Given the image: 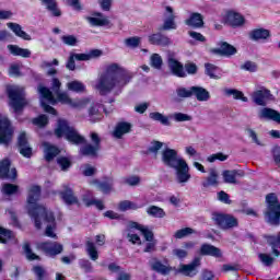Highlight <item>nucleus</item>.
<instances>
[{
	"mask_svg": "<svg viewBox=\"0 0 280 280\" xmlns=\"http://www.w3.org/2000/svg\"><path fill=\"white\" fill-rule=\"evenodd\" d=\"M135 78L132 72L126 70L119 63H109L104 71L98 73L94 89L100 95H108L115 89H124Z\"/></svg>",
	"mask_w": 280,
	"mask_h": 280,
	"instance_id": "obj_1",
	"label": "nucleus"
},
{
	"mask_svg": "<svg viewBox=\"0 0 280 280\" xmlns=\"http://www.w3.org/2000/svg\"><path fill=\"white\" fill-rule=\"evenodd\" d=\"M38 93L40 95V104L42 107L44 108L45 113H50V115H58L56 109L47 103L51 104L52 106H56L58 102L60 104H66L68 106H71V108H85L86 104H89L88 98H81V100H71L69 94L67 92H57L54 97V93L49 91L48 88L39 85L38 86ZM47 102V103H46Z\"/></svg>",
	"mask_w": 280,
	"mask_h": 280,
	"instance_id": "obj_2",
	"label": "nucleus"
},
{
	"mask_svg": "<svg viewBox=\"0 0 280 280\" xmlns=\"http://www.w3.org/2000/svg\"><path fill=\"white\" fill-rule=\"evenodd\" d=\"M162 162L167 167L175 170V180L179 185H187L191 180V174L189 173V164L185 159L178 155V151L166 148L162 151Z\"/></svg>",
	"mask_w": 280,
	"mask_h": 280,
	"instance_id": "obj_3",
	"label": "nucleus"
},
{
	"mask_svg": "<svg viewBox=\"0 0 280 280\" xmlns=\"http://www.w3.org/2000/svg\"><path fill=\"white\" fill-rule=\"evenodd\" d=\"M55 135L59 139L60 137H66L67 141L73 143L74 145H82L86 143V138L81 136L73 127H70L69 122H67L65 119L58 120Z\"/></svg>",
	"mask_w": 280,
	"mask_h": 280,
	"instance_id": "obj_4",
	"label": "nucleus"
},
{
	"mask_svg": "<svg viewBox=\"0 0 280 280\" xmlns=\"http://www.w3.org/2000/svg\"><path fill=\"white\" fill-rule=\"evenodd\" d=\"M40 200V186H32L28 189L27 197V209L31 218L34 219L36 229H40V220L38 215H40V209H45L44 206H38L36 202Z\"/></svg>",
	"mask_w": 280,
	"mask_h": 280,
	"instance_id": "obj_5",
	"label": "nucleus"
},
{
	"mask_svg": "<svg viewBox=\"0 0 280 280\" xmlns=\"http://www.w3.org/2000/svg\"><path fill=\"white\" fill-rule=\"evenodd\" d=\"M267 211L265 212V218L268 224L273 226H279L280 224V202L279 198L275 192L268 194L266 196Z\"/></svg>",
	"mask_w": 280,
	"mask_h": 280,
	"instance_id": "obj_6",
	"label": "nucleus"
},
{
	"mask_svg": "<svg viewBox=\"0 0 280 280\" xmlns=\"http://www.w3.org/2000/svg\"><path fill=\"white\" fill-rule=\"evenodd\" d=\"M7 93L9 96V106L14 113L19 114L26 106L27 101L25 100V94L23 93V88L19 85H7Z\"/></svg>",
	"mask_w": 280,
	"mask_h": 280,
	"instance_id": "obj_7",
	"label": "nucleus"
},
{
	"mask_svg": "<svg viewBox=\"0 0 280 280\" xmlns=\"http://www.w3.org/2000/svg\"><path fill=\"white\" fill-rule=\"evenodd\" d=\"M38 220L40 226H43V222L46 224L45 236L57 240L58 235H56V218L54 217V212L47 210V208H39Z\"/></svg>",
	"mask_w": 280,
	"mask_h": 280,
	"instance_id": "obj_8",
	"label": "nucleus"
},
{
	"mask_svg": "<svg viewBox=\"0 0 280 280\" xmlns=\"http://www.w3.org/2000/svg\"><path fill=\"white\" fill-rule=\"evenodd\" d=\"M212 220L214 221V224H217V226L223 231H229V229H235V226H237V219L231 214L214 212L212 213Z\"/></svg>",
	"mask_w": 280,
	"mask_h": 280,
	"instance_id": "obj_9",
	"label": "nucleus"
},
{
	"mask_svg": "<svg viewBox=\"0 0 280 280\" xmlns=\"http://www.w3.org/2000/svg\"><path fill=\"white\" fill-rule=\"evenodd\" d=\"M200 266V257L195 258L188 265H179L175 269L176 275H183L184 277H196L198 275V268Z\"/></svg>",
	"mask_w": 280,
	"mask_h": 280,
	"instance_id": "obj_10",
	"label": "nucleus"
},
{
	"mask_svg": "<svg viewBox=\"0 0 280 280\" xmlns=\"http://www.w3.org/2000/svg\"><path fill=\"white\" fill-rule=\"evenodd\" d=\"M37 248L45 252L49 257H56V255H60L63 250L62 244L58 242L38 243Z\"/></svg>",
	"mask_w": 280,
	"mask_h": 280,
	"instance_id": "obj_11",
	"label": "nucleus"
},
{
	"mask_svg": "<svg viewBox=\"0 0 280 280\" xmlns=\"http://www.w3.org/2000/svg\"><path fill=\"white\" fill-rule=\"evenodd\" d=\"M85 21L92 27H106L110 25V20L102 12H93L90 16H85Z\"/></svg>",
	"mask_w": 280,
	"mask_h": 280,
	"instance_id": "obj_12",
	"label": "nucleus"
},
{
	"mask_svg": "<svg viewBox=\"0 0 280 280\" xmlns=\"http://www.w3.org/2000/svg\"><path fill=\"white\" fill-rule=\"evenodd\" d=\"M250 97L257 106H266L267 101L272 97V94L270 93V90L260 88L259 90L254 91Z\"/></svg>",
	"mask_w": 280,
	"mask_h": 280,
	"instance_id": "obj_13",
	"label": "nucleus"
},
{
	"mask_svg": "<svg viewBox=\"0 0 280 280\" xmlns=\"http://www.w3.org/2000/svg\"><path fill=\"white\" fill-rule=\"evenodd\" d=\"M167 65L173 75H176L177 78H186L187 73L185 72V67L174 57V55H168Z\"/></svg>",
	"mask_w": 280,
	"mask_h": 280,
	"instance_id": "obj_14",
	"label": "nucleus"
},
{
	"mask_svg": "<svg viewBox=\"0 0 280 280\" xmlns=\"http://www.w3.org/2000/svg\"><path fill=\"white\" fill-rule=\"evenodd\" d=\"M18 145L19 152L22 156H25V159H30L32 156V147H30V142H27V133L25 131H22L18 137Z\"/></svg>",
	"mask_w": 280,
	"mask_h": 280,
	"instance_id": "obj_15",
	"label": "nucleus"
},
{
	"mask_svg": "<svg viewBox=\"0 0 280 280\" xmlns=\"http://www.w3.org/2000/svg\"><path fill=\"white\" fill-rule=\"evenodd\" d=\"M225 23L230 25L231 27H243V25L246 23V19H244V15L240 14L235 11H229L225 15Z\"/></svg>",
	"mask_w": 280,
	"mask_h": 280,
	"instance_id": "obj_16",
	"label": "nucleus"
},
{
	"mask_svg": "<svg viewBox=\"0 0 280 280\" xmlns=\"http://www.w3.org/2000/svg\"><path fill=\"white\" fill-rule=\"evenodd\" d=\"M16 176V168H10V160H2L0 162V178H8L9 180H14Z\"/></svg>",
	"mask_w": 280,
	"mask_h": 280,
	"instance_id": "obj_17",
	"label": "nucleus"
},
{
	"mask_svg": "<svg viewBox=\"0 0 280 280\" xmlns=\"http://www.w3.org/2000/svg\"><path fill=\"white\" fill-rule=\"evenodd\" d=\"M149 266L151 270H153L154 272H158L159 275H163L164 277L170 275V272L174 270V268H172L171 266L164 265L158 258H151L149 260Z\"/></svg>",
	"mask_w": 280,
	"mask_h": 280,
	"instance_id": "obj_18",
	"label": "nucleus"
},
{
	"mask_svg": "<svg viewBox=\"0 0 280 280\" xmlns=\"http://www.w3.org/2000/svg\"><path fill=\"white\" fill-rule=\"evenodd\" d=\"M223 180L228 185H237V178H244V172L237 170H225L222 172Z\"/></svg>",
	"mask_w": 280,
	"mask_h": 280,
	"instance_id": "obj_19",
	"label": "nucleus"
},
{
	"mask_svg": "<svg viewBox=\"0 0 280 280\" xmlns=\"http://www.w3.org/2000/svg\"><path fill=\"white\" fill-rule=\"evenodd\" d=\"M185 25L188 27H194L195 30H200L205 27V16L198 12L190 13L189 18L184 21Z\"/></svg>",
	"mask_w": 280,
	"mask_h": 280,
	"instance_id": "obj_20",
	"label": "nucleus"
},
{
	"mask_svg": "<svg viewBox=\"0 0 280 280\" xmlns=\"http://www.w3.org/2000/svg\"><path fill=\"white\" fill-rule=\"evenodd\" d=\"M42 5L49 12L50 15L60 19L62 16V10L58 5L57 0H39Z\"/></svg>",
	"mask_w": 280,
	"mask_h": 280,
	"instance_id": "obj_21",
	"label": "nucleus"
},
{
	"mask_svg": "<svg viewBox=\"0 0 280 280\" xmlns=\"http://www.w3.org/2000/svg\"><path fill=\"white\" fill-rule=\"evenodd\" d=\"M132 130V124L128 121H119L116 124L114 131H113V137L115 139H122L124 135L130 133Z\"/></svg>",
	"mask_w": 280,
	"mask_h": 280,
	"instance_id": "obj_22",
	"label": "nucleus"
},
{
	"mask_svg": "<svg viewBox=\"0 0 280 280\" xmlns=\"http://www.w3.org/2000/svg\"><path fill=\"white\" fill-rule=\"evenodd\" d=\"M148 40L151 45H158L160 47H167L172 45V39L161 33H153L149 35Z\"/></svg>",
	"mask_w": 280,
	"mask_h": 280,
	"instance_id": "obj_23",
	"label": "nucleus"
},
{
	"mask_svg": "<svg viewBox=\"0 0 280 280\" xmlns=\"http://www.w3.org/2000/svg\"><path fill=\"white\" fill-rule=\"evenodd\" d=\"M249 40L259 43V40H268L270 38V32L266 28H254L248 33Z\"/></svg>",
	"mask_w": 280,
	"mask_h": 280,
	"instance_id": "obj_24",
	"label": "nucleus"
},
{
	"mask_svg": "<svg viewBox=\"0 0 280 280\" xmlns=\"http://www.w3.org/2000/svg\"><path fill=\"white\" fill-rule=\"evenodd\" d=\"M88 100H89V103L86 104V106H89L90 104V107L88 109L90 121H92V124L102 121L103 116H102V113L100 112V104L95 102H91L90 98Z\"/></svg>",
	"mask_w": 280,
	"mask_h": 280,
	"instance_id": "obj_25",
	"label": "nucleus"
},
{
	"mask_svg": "<svg viewBox=\"0 0 280 280\" xmlns=\"http://www.w3.org/2000/svg\"><path fill=\"white\" fill-rule=\"evenodd\" d=\"M199 253L200 255L215 257L217 259L222 257V249L211 244H202Z\"/></svg>",
	"mask_w": 280,
	"mask_h": 280,
	"instance_id": "obj_26",
	"label": "nucleus"
},
{
	"mask_svg": "<svg viewBox=\"0 0 280 280\" xmlns=\"http://www.w3.org/2000/svg\"><path fill=\"white\" fill-rule=\"evenodd\" d=\"M220 185V173L217 168H210L209 175L202 182V187H218Z\"/></svg>",
	"mask_w": 280,
	"mask_h": 280,
	"instance_id": "obj_27",
	"label": "nucleus"
},
{
	"mask_svg": "<svg viewBox=\"0 0 280 280\" xmlns=\"http://www.w3.org/2000/svg\"><path fill=\"white\" fill-rule=\"evenodd\" d=\"M59 196L61 200H63V202H66L68 206L77 205L78 207H80V199H78V197L73 192V189L66 188V190L59 192Z\"/></svg>",
	"mask_w": 280,
	"mask_h": 280,
	"instance_id": "obj_28",
	"label": "nucleus"
},
{
	"mask_svg": "<svg viewBox=\"0 0 280 280\" xmlns=\"http://www.w3.org/2000/svg\"><path fill=\"white\" fill-rule=\"evenodd\" d=\"M130 229H137V231H140L145 242H156V240H154V232L148 229V226L141 225L137 222H130Z\"/></svg>",
	"mask_w": 280,
	"mask_h": 280,
	"instance_id": "obj_29",
	"label": "nucleus"
},
{
	"mask_svg": "<svg viewBox=\"0 0 280 280\" xmlns=\"http://www.w3.org/2000/svg\"><path fill=\"white\" fill-rule=\"evenodd\" d=\"M259 119H270L271 121H277L280 124V113L268 107L260 109L258 114Z\"/></svg>",
	"mask_w": 280,
	"mask_h": 280,
	"instance_id": "obj_30",
	"label": "nucleus"
},
{
	"mask_svg": "<svg viewBox=\"0 0 280 280\" xmlns=\"http://www.w3.org/2000/svg\"><path fill=\"white\" fill-rule=\"evenodd\" d=\"M43 148L46 161H54V159L60 154V149L50 144L49 142H44Z\"/></svg>",
	"mask_w": 280,
	"mask_h": 280,
	"instance_id": "obj_31",
	"label": "nucleus"
},
{
	"mask_svg": "<svg viewBox=\"0 0 280 280\" xmlns=\"http://www.w3.org/2000/svg\"><path fill=\"white\" fill-rule=\"evenodd\" d=\"M192 96H196L198 102H209L211 100V94L202 86H192Z\"/></svg>",
	"mask_w": 280,
	"mask_h": 280,
	"instance_id": "obj_32",
	"label": "nucleus"
},
{
	"mask_svg": "<svg viewBox=\"0 0 280 280\" xmlns=\"http://www.w3.org/2000/svg\"><path fill=\"white\" fill-rule=\"evenodd\" d=\"M214 54H219L220 56H235L237 49L233 45L223 42L220 47L214 50Z\"/></svg>",
	"mask_w": 280,
	"mask_h": 280,
	"instance_id": "obj_33",
	"label": "nucleus"
},
{
	"mask_svg": "<svg viewBox=\"0 0 280 280\" xmlns=\"http://www.w3.org/2000/svg\"><path fill=\"white\" fill-rule=\"evenodd\" d=\"M7 26L9 27V30H12L15 36H19V38H22L23 40H32V36L23 31V27H21L20 24L9 22Z\"/></svg>",
	"mask_w": 280,
	"mask_h": 280,
	"instance_id": "obj_34",
	"label": "nucleus"
},
{
	"mask_svg": "<svg viewBox=\"0 0 280 280\" xmlns=\"http://www.w3.org/2000/svg\"><path fill=\"white\" fill-rule=\"evenodd\" d=\"M8 49L12 56H20L21 58H30L32 51L27 48H21L16 45H9Z\"/></svg>",
	"mask_w": 280,
	"mask_h": 280,
	"instance_id": "obj_35",
	"label": "nucleus"
},
{
	"mask_svg": "<svg viewBox=\"0 0 280 280\" xmlns=\"http://www.w3.org/2000/svg\"><path fill=\"white\" fill-rule=\"evenodd\" d=\"M100 150V147L88 143L80 148V154H82V156H97Z\"/></svg>",
	"mask_w": 280,
	"mask_h": 280,
	"instance_id": "obj_36",
	"label": "nucleus"
},
{
	"mask_svg": "<svg viewBox=\"0 0 280 280\" xmlns=\"http://www.w3.org/2000/svg\"><path fill=\"white\" fill-rule=\"evenodd\" d=\"M85 249L92 261H97V259H100V254L97 253V247H95V243L88 241L85 244Z\"/></svg>",
	"mask_w": 280,
	"mask_h": 280,
	"instance_id": "obj_37",
	"label": "nucleus"
},
{
	"mask_svg": "<svg viewBox=\"0 0 280 280\" xmlns=\"http://www.w3.org/2000/svg\"><path fill=\"white\" fill-rule=\"evenodd\" d=\"M113 177H105V180L101 182L98 190L102 191V194H110V191H113Z\"/></svg>",
	"mask_w": 280,
	"mask_h": 280,
	"instance_id": "obj_38",
	"label": "nucleus"
},
{
	"mask_svg": "<svg viewBox=\"0 0 280 280\" xmlns=\"http://www.w3.org/2000/svg\"><path fill=\"white\" fill-rule=\"evenodd\" d=\"M148 215H151V218H165L166 213L163 208H160L159 206H151L147 208Z\"/></svg>",
	"mask_w": 280,
	"mask_h": 280,
	"instance_id": "obj_39",
	"label": "nucleus"
},
{
	"mask_svg": "<svg viewBox=\"0 0 280 280\" xmlns=\"http://www.w3.org/2000/svg\"><path fill=\"white\" fill-rule=\"evenodd\" d=\"M150 66L153 69H156L158 71H161L163 69V57L159 54H153L150 57Z\"/></svg>",
	"mask_w": 280,
	"mask_h": 280,
	"instance_id": "obj_40",
	"label": "nucleus"
},
{
	"mask_svg": "<svg viewBox=\"0 0 280 280\" xmlns=\"http://www.w3.org/2000/svg\"><path fill=\"white\" fill-rule=\"evenodd\" d=\"M150 119H153V121H160L162 126H170V118L167 116L159 113V112H153L149 114Z\"/></svg>",
	"mask_w": 280,
	"mask_h": 280,
	"instance_id": "obj_41",
	"label": "nucleus"
},
{
	"mask_svg": "<svg viewBox=\"0 0 280 280\" xmlns=\"http://www.w3.org/2000/svg\"><path fill=\"white\" fill-rule=\"evenodd\" d=\"M196 233V230L191 229V228H184L180 230H177L173 237H175V240H183V237H189V235H194Z\"/></svg>",
	"mask_w": 280,
	"mask_h": 280,
	"instance_id": "obj_42",
	"label": "nucleus"
},
{
	"mask_svg": "<svg viewBox=\"0 0 280 280\" xmlns=\"http://www.w3.org/2000/svg\"><path fill=\"white\" fill-rule=\"evenodd\" d=\"M68 91H73L74 93H84V90L86 89L84 86V83L80 81H72L67 83Z\"/></svg>",
	"mask_w": 280,
	"mask_h": 280,
	"instance_id": "obj_43",
	"label": "nucleus"
},
{
	"mask_svg": "<svg viewBox=\"0 0 280 280\" xmlns=\"http://www.w3.org/2000/svg\"><path fill=\"white\" fill-rule=\"evenodd\" d=\"M225 95L233 96L234 100H241L242 102H248V97L244 96V93L238 90L228 89Z\"/></svg>",
	"mask_w": 280,
	"mask_h": 280,
	"instance_id": "obj_44",
	"label": "nucleus"
},
{
	"mask_svg": "<svg viewBox=\"0 0 280 280\" xmlns=\"http://www.w3.org/2000/svg\"><path fill=\"white\" fill-rule=\"evenodd\" d=\"M118 209L119 211H128L130 209L137 211V209H139V206L130 200H124L119 202Z\"/></svg>",
	"mask_w": 280,
	"mask_h": 280,
	"instance_id": "obj_45",
	"label": "nucleus"
},
{
	"mask_svg": "<svg viewBox=\"0 0 280 280\" xmlns=\"http://www.w3.org/2000/svg\"><path fill=\"white\" fill-rule=\"evenodd\" d=\"M127 240L131 244H138L139 246H141V237L132 233V228H130V223H129V228L127 229Z\"/></svg>",
	"mask_w": 280,
	"mask_h": 280,
	"instance_id": "obj_46",
	"label": "nucleus"
},
{
	"mask_svg": "<svg viewBox=\"0 0 280 280\" xmlns=\"http://www.w3.org/2000/svg\"><path fill=\"white\" fill-rule=\"evenodd\" d=\"M176 19H164L163 25L160 27V30L167 32L170 30H176Z\"/></svg>",
	"mask_w": 280,
	"mask_h": 280,
	"instance_id": "obj_47",
	"label": "nucleus"
},
{
	"mask_svg": "<svg viewBox=\"0 0 280 280\" xmlns=\"http://www.w3.org/2000/svg\"><path fill=\"white\" fill-rule=\"evenodd\" d=\"M32 124L34 126H37V128H45V126L49 124V118L47 117V115H40L37 118H34L32 120Z\"/></svg>",
	"mask_w": 280,
	"mask_h": 280,
	"instance_id": "obj_48",
	"label": "nucleus"
},
{
	"mask_svg": "<svg viewBox=\"0 0 280 280\" xmlns=\"http://www.w3.org/2000/svg\"><path fill=\"white\" fill-rule=\"evenodd\" d=\"M245 132H247V137H249V139H252L253 143H256V145L264 147V142H261V140H259V137L257 136L256 130L247 128L245 130Z\"/></svg>",
	"mask_w": 280,
	"mask_h": 280,
	"instance_id": "obj_49",
	"label": "nucleus"
},
{
	"mask_svg": "<svg viewBox=\"0 0 280 280\" xmlns=\"http://www.w3.org/2000/svg\"><path fill=\"white\" fill-rule=\"evenodd\" d=\"M124 184L129 185V187H137L141 185V177L137 175L126 177Z\"/></svg>",
	"mask_w": 280,
	"mask_h": 280,
	"instance_id": "obj_50",
	"label": "nucleus"
},
{
	"mask_svg": "<svg viewBox=\"0 0 280 280\" xmlns=\"http://www.w3.org/2000/svg\"><path fill=\"white\" fill-rule=\"evenodd\" d=\"M83 202L85 207H93V205L98 209L100 211H104V202L102 200H86V197H83Z\"/></svg>",
	"mask_w": 280,
	"mask_h": 280,
	"instance_id": "obj_51",
	"label": "nucleus"
},
{
	"mask_svg": "<svg viewBox=\"0 0 280 280\" xmlns=\"http://www.w3.org/2000/svg\"><path fill=\"white\" fill-rule=\"evenodd\" d=\"M258 259H260L261 264L270 267L272 264H275V257L270 256V254H258Z\"/></svg>",
	"mask_w": 280,
	"mask_h": 280,
	"instance_id": "obj_52",
	"label": "nucleus"
},
{
	"mask_svg": "<svg viewBox=\"0 0 280 280\" xmlns=\"http://www.w3.org/2000/svg\"><path fill=\"white\" fill-rule=\"evenodd\" d=\"M61 40L62 44L68 45V47H75V45H78V37L74 35H63Z\"/></svg>",
	"mask_w": 280,
	"mask_h": 280,
	"instance_id": "obj_53",
	"label": "nucleus"
},
{
	"mask_svg": "<svg viewBox=\"0 0 280 280\" xmlns=\"http://www.w3.org/2000/svg\"><path fill=\"white\" fill-rule=\"evenodd\" d=\"M177 96L180 100H185L187 97H192V86L187 89V88H179L176 90Z\"/></svg>",
	"mask_w": 280,
	"mask_h": 280,
	"instance_id": "obj_54",
	"label": "nucleus"
},
{
	"mask_svg": "<svg viewBox=\"0 0 280 280\" xmlns=\"http://www.w3.org/2000/svg\"><path fill=\"white\" fill-rule=\"evenodd\" d=\"M16 191H19V186L14 184H4L2 186V194H5V196H12L16 194Z\"/></svg>",
	"mask_w": 280,
	"mask_h": 280,
	"instance_id": "obj_55",
	"label": "nucleus"
},
{
	"mask_svg": "<svg viewBox=\"0 0 280 280\" xmlns=\"http://www.w3.org/2000/svg\"><path fill=\"white\" fill-rule=\"evenodd\" d=\"M23 250L25 253L26 259L30 261H34V259H39L38 255L32 252V247H30V243H24Z\"/></svg>",
	"mask_w": 280,
	"mask_h": 280,
	"instance_id": "obj_56",
	"label": "nucleus"
},
{
	"mask_svg": "<svg viewBox=\"0 0 280 280\" xmlns=\"http://www.w3.org/2000/svg\"><path fill=\"white\" fill-rule=\"evenodd\" d=\"M226 159H229V155L222 153V152H219V153H215V154H212V155H209L207 158V161L208 163H215V161H226Z\"/></svg>",
	"mask_w": 280,
	"mask_h": 280,
	"instance_id": "obj_57",
	"label": "nucleus"
},
{
	"mask_svg": "<svg viewBox=\"0 0 280 280\" xmlns=\"http://www.w3.org/2000/svg\"><path fill=\"white\" fill-rule=\"evenodd\" d=\"M206 73L209 75V78H211L212 80H219L220 78L218 75H215V71L218 69V67H215L212 63H206Z\"/></svg>",
	"mask_w": 280,
	"mask_h": 280,
	"instance_id": "obj_58",
	"label": "nucleus"
},
{
	"mask_svg": "<svg viewBox=\"0 0 280 280\" xmlns=\"http://www.w3.org/2000/svg\"><path fill=\"white\" fill-rule=\"evenodd\" d=\"M125 45L127 47H131L132 49L139 47L141 45V37H130L125 39Z\"/></svg>",
	"mask_w": 280,
	"mask_h": 280,
	"instance_id": "obj_59",
	"label": "nucleus"
},
{
	"mask_svg": "<svg viewBox=\"0 0 280 280\" xmlns=\"http://www.w3.org/2000/svg\"><path fill=\"white\" fill-rule=\"evenodd\" d=\"M57 163L62 172H67L71 167V161L67 158H58Z\"/></svg>",
	"mask_w": 280,
	"mask_h": 280,
	"instance_id": "obj_60",
	"label": "nucleus"
},
{
	"mask_svg": "<svg viewBox=\"0 0 280 280\" xmlns=\"http://www.w3.org/2000/svg\"><path fill=\"white\" fill-rule=\"evenodd\" d=\"M172 255L175 256L176 259H185L187 255H189V252L184 248H174Z\"/></svg>",
	"mask_w": 280,
	"mask_h": 280,
	"instance_id": "obj_61",
	"label": "nucleus"
},
{
	"mask_svg": "<svg viewBox=\"0 0 280 280\" xmlns=\"http://www.w3.org/2000/svg\"><path fill=\"white\" fill-rule=\"evenodd\" d=\"M33 272L37 277L38 280H43V279H45V277H47V271L45 270V268H43L40 266L33 267Z\"/></svg>",
	"mask_w": 280,
	"mask_h": 280,
	"instance_id": "obj_62",
	"label": "nucleus"
},
{
	"mask_svg": "<svg viewBox=\"0 0 280 280\" xmlns=\"http://www.w3.org/2000/svg\"><path fill=\"white\" fill-rule=\"evenodd\" d=\"M173 119L175 121H191V116L183 113L173 114Z\"/></svg>",
	"mask_w": 280,
	"mask_h": 280,
	"instance_id": "obj_63",
	"label": "nucleus"
},
{
	"mask_svg": "<svg viewBox=\"0 0 280 280\" xmlns=\"http://www.w3.org/2000/svg\"><path fill=\"white\" fill-rule=\"evenodd\" d=\"M214 278H215V275H213V271H211L209 269L201 270V275H200L201 280H212Z\"/></svg>",
	"mask_w": 280,
	"mask_h": 280,
	"instance_id": "obj_64",
	"label": "nucleus"
}]
</instances>
